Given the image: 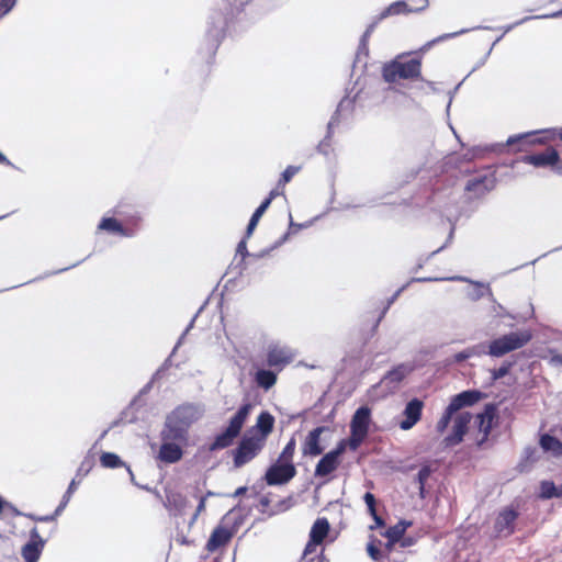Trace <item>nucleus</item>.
Listing matches in <instances>:
<instances>
[{"mask_svg": "<svg viewBox=\"0 0 562 562\" xmlns=\"http://www.w3.org/2000/svg\"><path fill=\"white\" fill-rule=\"evenodd\" d=\"M291 355L277 347L269 349L267 353V366L277 368L278 371H281L283 367L291 362Z\"/></svg>", "mask_w": 562, "mask_h": 562, "instance_id": "nucleus-25", "label": "nucleus"}, {"mask_svg": "<svg viewBox=\"0 0 562 562\" xmlns=\"http://www.w3.org/2000/svg\"><path fill=\"white\" fill-rule=\"evenodd\" d=\"M237 530V526L229 525L227 522V516H224L220 524L211 532L210 538L205 544V550L213 553L227 547L236 535Z\"/></svg>", "mask_w": 562, "mask_h": 562, "instance_id": "nucleus-8", "label": "nucleus"}, {"mask_svg": "<svg viewBox=\"0 0 562 562\" xmlns=\"http://www.w3.org/2000/svg\"><path fill=\"white\" fill-rule=\"evenodd\" d=\"M247 492V487L246 486H240L238 487L235 493H234V496H239V495H243Z\"/></svg>", "mask_w": 562, "mask_h": 562, "instance_id": "nucleus-55", "label": "nucleus"}, {"mask_svg": "<svg viewBox=\"0 0 562 562\" xmlns=\"http://www.w3.org/2000/svg\"><path fill=\"white\" fill-rule=\"evenodd\" d=\"M378 22H379V21L376 20L375 22L371 23V24L367 27V30H366V32L363 33L362 38H361V42H362L363 44H366V43L368 42V40H369L370 35L372 34V32L374 31V27H375V25L378 24Z\"/></svg>", "mask_w": 562, "mask_h": 562, "instance_id": "nucleus-49", "label": "nucleus"}, {"mask_svg": "<svg viewBox=\"0 0 562 562\" xmlns=\"http://www.w3.org/2000/svg\"><path fill=\"white\" fill-rule=\"evenodd\" d=\"M430 474H431V469L429 465H423L417 473L416 480L419 484V493L422 496L424 495L425 484H426L427 480L429 479Z\"/></svg>", "mask_w": 562, "mask_h": 562, "instance_id": "nucleus-39", "label": "nucleus"}, {"mask_svg": "<svg viewBox=\"0 0 562 562\" xmlns=\"http://www.w3.org/2000/svg\"><path fill=\"white\" fill-rule=\"evenodd\" d=\"M557 497H562V484L557 486Z\"/></svg>", "mask_w": 562, "mask_h": 562, "instance_id": "nucleus-58", "label": "nucleus"}, {"mask_svg": "<svg viewBox=\"0 0 562 562\" xmlns=\"http://www.w3.org/2000/svg\"><path fill=\"white\" fill-rule=\"evenodd\" d=\"M487 181L488 178L486 176L470 179L465 186V191L473 193L474 196H482L491 189L487 186Z\"/></svg>", "mask_w": 562, "mask_h": 562, "instance_id": "nucleus-29", "label": "nucleus"}, {"mask_svg": "<svg viewBox=\"0 0 562 562\" xmlns=\"http://www.w3.org/2000/svg\"><path fill=\"white\" fill-rule=\"evenodd\" d=\"M100 463L103 468L115 469L123 465V461L120 457L113 452H103L100 456Z\"/></svg>", "mask_w": 562, "mask_h": 562, "instance_id": "nucleus-34", "label": "nucleus"}, {"mask_svg": "<svg viewBox=\"0 0 562 562\" xmlns=\"http://www.w3.org/2000/svg\"><path fill=\"white\" fill-rule=\"evenodd\" d=\"M274 422V417L269 412L263 411L257 417L256 426L254 427L255 432L252 430L249 432L267 442L268 436L273 431Z\"/></svg>", "mask_w": 562, "mask_h": 562, "instance_id": "nucleus-23", "label": "nucleus"}, {"mask_svg": "<svg viewBox=\"0 0 562 562\" xmlns=\"http://www.w3.org/2000/svg\"><path fill=\"white\" fill-rule=\"evenodd\" d=\"M429 5L428 0H398L387 5L379 15L378 21H382L393 15H407L425 11Z\"/></svg>", "mask_w": 562, "mask_h": 562, "instance_id": "nucleus-9", "label": "nucleus"}, {"mask_svg": "<svg viewBox=\"0 0 562 562\" xmlns=\"http://www.w3.org/2000/svg\"><path fill=\"white\" fill-rule=\"evenodd\" d=\"M296 475L294 463H283L277 461L265 474L266 483L270 486L283 485L290 482Z\"/></svg>", "mask_w": 562, "mask_h": 562, "instance_id": "nucleus-11", "label": "nucleus"}, {"mask_svg": "<svg viewBox=\"0 0 562 562\" xmlns=\"http://www.w3.org/2000/svg\"><path fill=\"white\" fill-rule=\"evenodd\" d=\"M279 188H280V187H278V186H277V188H276V189L271 190V191H270V193H269V195H268L263 201H268V202H269V205H270V204H271V202H272V200H273V199H276L278 195H280V194H281V192L279 191Z\"/></svg>", "mask_w": 562, "mask_h": 562, "instance_id": "nucleus-52", "label": "nucleus"}, {"mask_svg": "<svg viewBox=\"0 0 562 562\" xmlns=\"http://www.w3.org/2000/svg\"><path fill=\"white\" fill-rule=\"evenodd\" d=\"M347 449L348 446L339 441L335 449L324 454L315 467V476L324 477L337 470L340 464L339 458Z\"/></svg>", "mask_w": 562, "mask_h": 562, "instance_id": "nucleus-10", "label": "nucleus"}, {"mask_svg": "<svg viewBox=\"0 0 562 562\" xmlns=\"http://www.w3.org/2000/svg\"><path fill=\"white\" fill-rule=\"evenodd\" d=\"M381 74L383 80L390 85L420 80L422 58L398 55L383 65Z\"/></svg>", "mask_w": 562, "mask_h": 562, "instance_id": "nucleus-1", "label": "nucleus"}, {"mask_svg": "<svg viewBox=\"0 0 562 562\" xmlns=\"http://www.w3.org/2000/svg\"><path fill=\"white\" fill-rule=\"evenodd\" d=\"M189 502L184 495L175 490L166 491L165 507L172 513L175 516H182L186 514V509Z\"/></svg>", "mask_w": 562, "mask_h": 562, "instance_id": "nucleus-22", "label": "nucleus"}, {"mask_svg": "<svg viewBox=\"0 0 562 562\" xmlns=\"http://www.w3.org/2000/svg\"><path fill=\"white\" fill-rule=\"evenodd\" d=\"M363 501L368 507V512H369L370 516H375L378 514L375 496L372 493L367 492L363 496Z\"/></svg>", "mask_w": 562, "mask_h": 562, "instance_id": "nucleus-41", "label": "nucleus"}, {"mask_svg": "<svg viewBox=\"0 0 562 562\" xmlns=\"http://www.w3.org/2000/svg\"><path fill=\"white\" fill-rule=\"evenodd\" d=\"M519 517L518 510L513 507L503 508L494 521V532L496 537H508L515 532V524Z\"/></svg>", "mask_w": 562, "mask_h": 562, "instance_id": "nucleus-13", "label": "nucleus"}, {"mask_svg": "<svg viewBox=\"0 0 562 562\" xmlns=\"http://www.w3.org/2000/svg\"><path fill=\"white\" fill-rule=\"evenodd\" d=\"M92 467V460H83L78 469V475L81 473L87 474Z\"/></svg>", "mask_w": 562, "mask_h": 562, "instance_id": "nucleus-48", "label": "nucleus"}, {"mask_svg": "<svg viewBox=\"0 0 562 562\" xmlns=\"http://www.w3.org/2000/svg\"><path fill=\"white\" fill-rule=\"evenodd\" d=\"M397 542H392L390 539L383 544L382 551H384V558H389L391 552L393 551L394 546Z\"/></svg>", "mask_w": 562, "mask_h": 562, "instance_id": "nucleus-50", "label": "nucleus"}, {"mask_svg": "<svg viewBox=\"0 0 562 562\" xmlns=\"http://www.w3.org/2000/svg\"><path fill=\"white\" fill-rule=\"evenodd\" d=\"M157 459L164 463L171 464L180 461L183 457L182 445L161 440Z\"/></svg>", "mask_w": 562, "mask_h": 562, "instance_id": "nucleus-21", "label": "nucleus"}, {"mask_svg": "<svg viewBox=\"0 0 562 562\" xmlns=\"http://www.w3.org/2000/svg\"><path fill=\"white\" fill-rule=\"evenodd\" d=\"M512 362H504L499 368L493 369L491 375L493 381L499 380L509 373Z\"/></svg>", "mask_w": 562, "mask_h": 562, "instance_id": "nucleus-40", "label": "nucleus"}, {"mask_svg": "<svg viewBox=\"0 0 562 562\" xmlns=\"http://www.w3.org/2000/svg\"><path fill=\"white\" fill-rule=\"evenodd\" d=\"M0 164H10L8 158L2 153H0Z\"/></svg>", "mask_w": 562, "mask_h": 562, "instance_id": "nucleus-56", "label": "nucleus"}, {"mask_svg": "<svg viewBox=\"0 0 562 562\" xmlns=\"http://www.w3.org/2000/svg\"><path fill=\"white\" fill-rule=\"evenodd\" d=\"M555 138L557 130L546 128L510 136L507 139V145L512 147L514 151H526L530 146L537 144L544 145Z\"/></svg>", "mask_w": 562, "mask_h": 562, "instance_id": "nucleus-6", "label": "nucleus"}, {"mask_svg": "<svg viewBox=\"0 0 562 562\" xmlns=\"http://www.w3.org/2000/svg\"><path fill=\"white\" fill-rule=\"evenodd\" d=\"M252 409V404L244 403L237 412L231 417L228 426L218 435L210 445V451L222 450L231 447L235 439L240 435V431L248 419Z\"/></svg>", "mask_w": 562, "mask_h": 562, "instance_id": "nucleus-2", "label": "nucleus"}, {"mask_svg": "<svg viewBox=\"0 0 562 562\" xmlns=\"http://www.w3.org/2000/svg\"><path fill=\"white\" fill-rule=\"evenodd\" d=\"M412 371V368L406 364H398L397 367L390 370L383 378L386 384L393 386L400 384Z\"/></svg>", "mask_w": 562, "mask_h": 562, "instance_id": "nucleus-26", "label": "nucleus"}, {"mask_svg": "<svg viewBox=\"0 0 562 562\" xmlns=\"http://www.w3.org/2000/svg\"><path fill=\"white\" fill-rule=\"evenodd\" d=\"M371 425V409L368 406L359 407L351 417L350 436L341 439L351 451H356L369 435Z\"/></svg>", "mask_w": 562, "mask_h": 562, "instance_id": "nucleus-3", "label": "nucleus"}, {"mask_svg": "<svg viewBox=\"0 0 562 562\" xmlns=\"http://www.w3.org/2000/svg\"><path fill=\"white\" fill-rule=\"evenodd\" d=\"M522 161L537 168L554 167L560 162V155L555 148L548 147L542 153L525 156Z\"/></svg>", "mask_w": 562, "mask_h": 562, "instance_id": "nucleus-17", "label": "nucleus"}, {"mask_svg": "<svg viewBox=\"0 0 562 562\" xmlns=\"http://www.w3.org/2000/svg\"><path fill=\"white\" fill-rule=\"evenodd\" d=\"M14 5V0H0V16L7 14Z\"/></svg>", "mask_w": 562, "mask_h": 562, "instance_id": "nucleus-45", "label": "nucleus"}, {"mask_svg": "<svg viewBox=\"0 0 562 562\" xmlns=\"http://www.w3.org/2000/svg\"><path fill=\"white\" fill-rule=\"evenodd\" d=\"M160 437L161 440L186 445L188 441L189 432L184 430V428L179 427L167 419L165 427L160 432Z\"/></svg>", "mask_w": 562, "mask_h": 562, "instance_id": "nucleus-24", "label": "nucleus"}, {"mask_svg": "<svg viewBox=\"0 0 562 562\" xmlns=\"http://www.w3.org/2000/svg\"><path fill=\"white\" fill-rule=\"evenodd\" d=\"M480 398L481 393L479 391H464L453 396L445 409L442 416L436 424L437 432L442 435L447 430L452 416L458 411H460L462 407L475 404Z\"/></svg>", "mask_w": 562, "mask_h": 562, "instance_id": "nucleus-5", "label": "nucleus"}, {"mask_svg": "<svg viewBox=\"0 0 562 562\" xmlns=\"http://www.w3.org/2000/svg\"><path fill=\"white\" fill-rule=\"evenodd\" d=\"M296 449V440L294 437H291L288 443L282 449L281 453L278 457L277 461L283 463H293V457Z\"/></svg>", "mask_w": 562, "mask_h": 562, "instance_id": "nucleus-33", "label": "nucleus"}, {"mask_svg": "<svg viewBox=\"0 0 562 562\" xmlns=\"http://www.w3.org/2000/svg\"><path fill=\"white\" fill-rule=\"evenodd\" d=\"M300 167L296 166H288L285 170L281 173V177L278 181V187H284L289 183L292 178L300 171Z\"/></svg>", "mask_w": 562, "mask_h": 562, "instance_id": "nucleus-38", "label": "nucleus"}, {"mask_svg": "<svg viewBox=\"0 0 562 562\" xmlns=\"http://www.w3.org/2000/svg\"><path fill=\"white\" fill-rule=\"evenodd\" d=\"M205 502H206V497L205 496H201L199 498V504H198V506L195 508V512L192 515V518L190 520V525H193L196 521L198 517L201 515V513H203L205 510Z\"/></svg>", "mask_w": 562, "mask_h": 562, "instance_id": "nucleus-42", "label": "nucleus"}, {"mask_svg": "<svg viewBox=\"0 0 562 562\" xmlns=\"http://www.w3.org/2000/svg\"><path fill=\"white\" fill-rule=\"evenodd\" d=\"M330 524L326 517H318L311 527L306 544L317 548L322 546L330 533Z\"/></svg>", "mask_w": 562, "mask_h": 562, "instance_id": "nucleus-18", "label": "nucleus"}, {"mask_svg": "<svg viewBox=\"0 0 562 562\" xmlns=\"http://www.w3.org/2000/svg\"><path fill=\"white\" fill-rule=\"evenodd\" d=\"M98 229L121 236L131 235L130 232L114 217H103L98 225Z\"/></svg>", "mask_w": 562, "mask_h": 562, "instance_id": "nucleus-28", "label": "nucleus"}, {"mask_svg": "<svg viewBox=\"0 0 562 562\" xmlns=\"http://www.w3.org/2000/svg\"><path fill=\"white\" fill-rule=\"evenodd\" d=\"M266 442L251 434L243 436L237 447L233 450V463L235 468H241L254 460L265 448Z\"/></svg>", "mask_w": 562, "mask_h": 562, "instance_id": "nucleus-7", "label": "nucleus"}, {"mask_svg": "<svg viewBox=\"0 0 562 562\" xmlns=\"http://www.w3.org/2000/svg\"><path fill=\"white\" fill-rule=\"evenodd\" d=\"M471 419L472 415L469 412H457L452 416V430L443 440L447 447L457 446L463 440L464 435L468 432Z\"/></svg>", "mask_w": 562, "mask_h": 562, "instance_id": "nucleus-12", "label": "nucleus"}, {"mask_svg": "<svg viewBox=\"0 0 562 562\" xmlns=\"http://www.w3.org/2000/svg\"><path fill=\"white\" fill-rule=\"evenodd\" d=\"M200 415L195 406L192 404H184L178 406L168 416V420L175 425L184 428L189 432V428L199 419Z\"/></svg>", "mask_w": 562, "mask_h": 562, "instance_id": "nucleus-14", "label": "nucleus"}, {"mask_svg": "<svg viewBox=\"0 0 562 562\" xmlns=\"http://www.w3.org/2000/svg\"><path fill=\"white\" fill-rule=\"evenodd\" d=\"M498 416L495 406L486 405L483 413L476 415L479 431L482 437L477 440V445L482 446L491 434L492 428L497 423Z\"/></svg>", "mask_w": 562, "mask_h": 562, "instance_id": "nucleus-15", "label": "nucleus"}, {"mask_svg": "<svg viewBox=\"0 0 562 562\" xmlns=\"http://www.w3.org/2000/svg\"><path fill=\"white\" fill-rule=\"evenodd\" d=\"M381 544L380 540L372 538L367 546V552L374 561H381L384 559V551L380 548Z\"/></svg>", "mask_w": 562, "mask_h": 562, "instance_id": "nucleus-35", "label": "nucleus"}, {"mask_svg": "<svg viewBox=\"0 0 562 562\" xmlns=\"http://www.w3.org/2000/svg\"><path fill=\"white\" fill-rule=\"evenodd\" d=\"M469 357H470V353H468L465 351H461L453 356V361L457 363H460V362L464 361L465 359H468Z\"/></svg>", "mask_w": 562, "mask_h": 562, "instance_id": "nucleus-51", "label": "nucleus"}, {"mask_svg": "<svg viewBox=\"0 0 562 562\" xmlns=\"http://www.w3.org/2000/svg\"><path fill=\"white\" fill-rule=\"evenodd\" d=\"M423 408V401L418 398L411 400L403 412L404 419L400 423L401 429L408 430L413 428L420 420Z\"/></svg>", "mask_w": 562, "mask_h": 562, "instance_id": "nucleus-19", "label": "nucleus"}, {"mask_svg": "<svg viewBox=\"0 0 562 562\" xmlns=\"http://www.w3.org/2000/svg\"><path fill=\"white\" fill-rule=\"evenodd\" d=\"M411 526V521L400 520L396 525L387 528L382 535L392 542H398L403 539L407 528Z\"/></svg>", "mask_w": 562, "mask_h": 562, "instance_id": "nucleus-30", "label": "nucleus"}, {"mask_svg": "<svg viewBox=\"0 0 562 562\" xmlns=\"http://www.w3.org/2000/svg\"><path fill=\"white\" fill-rule=\"evenodd\" d=\"M540 498L549 499L557 497V486L552 481H542L540 483Z\"/></svg>", "mask_w": 562, "mask_h": 562, "instance_id": "nucleus-36", "label": "nucleus"}, {"mask_svg": "<svg viewBox=\"0 0 562 562\" xmlns=\"http://www.w3.org/2000/svg\"><path fill=\"white\" fill-rule=\"evenodd\" d=\"M254 380L259 387L268 391L277 383L278 373L271 370L260 369L256 372Z\"/></svg>", "mask_w": 562, "mask_h": 562, "instance_id": "nucleus-27", "label": "nucleus"}, {"mask_svg": "<svg viewBox=\"0 0 562 562\" xmlns=\"http://www.w3.org/2000/svg\"><path fill=\"white\" fill-rule=\"evenodd\" d=\"M412 544V540L406 538V539H403L402 541V547H407V546H411Z\"/></svg>", "mask_w": 562, "mask_h": 562, "instance_id": "nucleus-57", "label": "nucleus"}, {"mask_svg": "<svg viewBox=\"0 0 562 562\" xmlns=\"http://www.w3.org/2000/svg\"><path fill=\"white\" fill-rule=\"evenodd\" d=\"M77 485H78V482L74 479L70 482L67 491L65 492V494L63 496V499H61L60 504L57 507V514H60L65 509V507L68 505L72 494L77 490Z\"/></svg>", "mask_w": 562, "mask_h": 562, "instance_id": "nucleus-37", "label": "nucleus"}, {"mask_svg": "<svg viewBox=\"0 0 562 562\" xmlns=\"http://www.w3.org/2000/svg\"><path fill=\"white\" fill-rule=\"evenodd\" d=\"M375 522V526H371L370 529H374L375 527L380 528V527H384L385 526V521L384 519L380 516V515H375V516H371Z\"/></svg>", "mask_w": 562, "mask_h": 562, "instance_id": "nucleus-53", "label": "nucleus"}, {"mask_svg": "<svg viewBox=\"0 0 562 562\" xmlns=\"http://www.w3.org/2000/svg\"><path fill=\"white\" fill-rule=\"evenodd\" d=\"M3 217H5V215L0 216V220L3 218Z\"/></svg>", "mask_w": 562, "mask_h": 562, "instance_id": "nucleus-59", "label": "nucleus"}, {"mask_svg": "<svg viewBox=\"0 0 562 562\" xmlns=\"http://www.w3.org/2000/svg\"><path fill=\"white\" fill-rule=\"evenodd\" d=\"M259 220L256 218L254 215H251L250 221L248 223L247 229H246V237H250L252 232L255 231L256 226L258 225Z\"/></svg>", "mask_w": 562, "mask_h": 562, "instance_id": "nucleus-47", "label": "nucleus"}, {"mask_svg": "<svg viewBox=\"0 0 562 562\" xmlns=\"http://www.w3.org/2000/svg\"><path fill=\"white\" fill-rule=\"evenodd\" d=\"M45 547V541L40 536V532L36 528H33L30 532V540L26 542L21 550L22 557L25 562H37L43 549Z\"/></svg>", "mask_w": 562, "mask_h": 562, "instance_id": "nucleus-16", "label": "nucleus"}, {"mask_svg": "<svg viewBox=\"0 0 562 562\" xmlns=\"http://www.w3.org/2000/svg\"><path fill=\"white\" fill-rule=\"evenodd\" d=\"M59 515L60 514H57V508H56L54 514H52V515H46V516L29 515V517L31 519H33L34 521H54L56 519V517Z\"/></svg>", "mask_w": 562, "mask_h": 562, "instance_id": "nucleus-44", "label": "nucleus"}, {"mask_svg": "<svg viewBox=\"0 0 562 562\" xmlns=\"http://www.w3.org/2000/svg\"><path fill=\"white\" fill-rule=\"evenodd\" d=\"M544 451H551L555 457H562V442L554 436L544 434L539 441Z\"/></svg>", "mask_w": 562, "mask_h": 562, "instance_id": "nucleus-31", "label": "nucleus"}, {"mask_svg": "<svg viewBox=\"0 0 562 562\" xmlns=\"http://www.w3.org/2000/svg\"><path fill=\"white\" fill-rule=\"evenodd\" d=\"M531 338L529 330L512 331L492 340L488 345V353L493 357H502L526 346Z\"/></svg>", "mask_w": 562, "mask_h": 562, "instance_id": "nucleus-4", "label": "nucleus"}, {"mask_svg": "<svg viewBox=\"0 0 562 562\" xmlns=\"http://www.w3.org/2000/svg\"><path fill=\"white\" fill-rule=\"evenodd\" d=\"M299 562H324V549L318 552L317 548L306 544Z\"/></svg>", "mask_w": 562, "mask_h": 562, "instance_id": "nucleus-32", "label": "nucleus"}, {"mask_svg": "<svg viewBox=\"0 0 562 562\" xmlns=\"http://www.w3.org/2000/svg\"><path fill=\"white\" fill-rule=\"evenodd\" d=\"M237 251L244 255L247 251L246 243L241 240L237 246Z\"/></svg>", "mask_w": 562, "mask_h": 562, "instance_id": "nucleus-54", "label": "nucleus"}, {"mask_svg": "<svg viewBox=\"0 0 562 562\" xmlns=\"http://www.w3.org/2000/svg\"><path fill=\"white\" fill-rule=\"evenodd\" d=\"M454 34H443L438 36L437 38H434L432 41L427 42L425 45L422 46L420 52L425 53L427 52L434 44L446 41L448 38H451Z\"/></svg>", "mask_w": 562, "mask_h": 562, "instance_id": "nucleus-43", "label": "nucleus"}, {"mask_svg": "<svg viewBox=\"0 0 562 562\" xmlns=\"http://www.w3.org/2000/svg\"><path fill=\"white\" fill-rule=\"evenodd\" d=\"M269 202L268 201H262L261 204L256 209V211L254 212V216L258 220L261 218V216L263 215V213L267 211V209L269 207Z\"/></svg>", "mask_w": 562, "mask_h": 562, "instance_id": "nucleus-46", "label": "nucleus"}, {"mask_svg": "<svg viewBox=\"0 0 562 562\" xmlns=\"http://www.w3.org/2000/svg\"><path fill=\"white\" fill-rule=\"evenodd\" d=\"M326 427L319 426L311 430L302 443V454L307 457H316L323 453L324 448L321 445V436Z\"/></svg>", "mask_w": 562, "mask_h": 562, "instance_id": "nucleus-20", "label": "nucleus"}]
</instances>
